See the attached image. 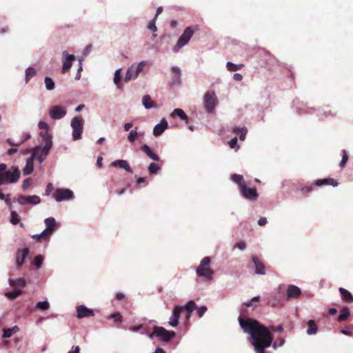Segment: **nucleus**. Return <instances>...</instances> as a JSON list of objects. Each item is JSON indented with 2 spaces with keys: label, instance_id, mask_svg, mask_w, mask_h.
Wrapping results in <instances>:
<instances>
[{
  "label": "nucleus",
  "instance_id": "f257e3e1",
  "mask_svg": "<svg viewBox=\"0 0 353 353\" xmlns=\"http://www.w3.org/2000/svg\"><path fill=\"white\" fill-rule=\"evenodd\" d=\"M239 322L243 332L250 334V341L255 352L267 353L265 349L272 345L274 339L270 329L250 318L243 319L240 316Z\"/></svg>",
  "mask_w": 353,
  "mask_h": 353
},
{
  "label": "nucleus",
  "instance_id": "f03ea898",
  "mask_svg": "<svg viewBox=\"0 0 353 353\" xmlns=\"http://www.w3.org/2000/svg\"><path fill=\"white\" fill-rule=\"evenodd\" d=\"M20 170L17 166L8 169L6 163H0V186L17 183L20 178Z\"/></svg>",
  "mask_w": 353,
  "mask_h": 353
},
{
  "label": "nucleus",
  "instance_id": "7ed1b4c3",
  "mask_svg": "<svg viewBox=\"0 0 353 353\" xmlns=\"http://www.w3.org/2000/svg\"><path fill=\"white\" fill-rule=\"evenodd\" d=\"M43 141L45 143L43 147L37 146L34 148L32 156L37 159L40 163H42L46 158L49 153L50 150L52 145V137L48 132H43L40 133Z\"/></svg>",
  "mask_w": 353,
  "mask_h": 353
},
{
  "label": "nucleus",
  "instance_id": "20e7f679",
  "mask_svg": "<svg viewBox=\"0 0 353 353\" xmlns=\"http://www.w3.org/2000/svg\"><path fill=\"white\" fill-rule=\"evenodd\" d=\"M210 263L211 259L209 256H205L201 260L196 270L199 277H202L206 281H210L212 279L214 270L210 267Z\"/></svg>",
  "mask_w": 353,
  "mask_h": 353
},
{
  "label": "nucleus",
  "instance_id": "39448f33",
  "mask_svg": "<svg viewBox=\"0 0 353 353\" xmlns=\"http://www.w3.org/2000/svg\"><path fill=\"white\" fill-rule=\"evenodd\" d=\"M218 99L214 91H207L203 96V106L207 113L211 114L218 105Z\"/></svg>",
  "mask_w": 353,
  "mask_h": 353
},
{
  "label": "nucleus",
  "instance_id": "423d86ee",
  "mask_svg": "<svg viewBox=\"0 0 353 353\" xmlns=\"http://www.w3.org/2000/svg\"><path fill=\"white\" fill-rule=\"evenodd\" d=\"M198 30L197 26L187 27L183 34L179 38L176 45L174 47L173 50L177 52L180 48L186 45L191 37H192L194 32Z\"/></svg>",
  "mask_w": 353,
  "mask_h": 353
},
{
  "label": "nucleus",
  "instance_id": "0eeeda50",
  "mask_svg": "<svg viewBox=\"0 0 353 353\" xmlns=\"http://www.w3.org/2000/svg\"><path fill=\"white\" fill-rule=\"evenodd\" d=\"M154 335L162 341L168 342L175 336L176 333L174 331H168L163 327L154 326V331L150 334V337L152 338Z\"/></svg>",
  "mask_w": 353,
  "mask_h": 353
},
{
  "label": "nucleus",
  "instance_id": "6e6552de",
  "mask_svg": "<svg viewBox=\"0 0 353 353\" xmlns=\"http://www.w3.org/2000/svg\"><path fill=\"white\" fill-rule=\"evenodd\" d=\"M83 119L81 117H75L71 122L72 128V137L74 141L80 139L83 129Z\"/></svg>",
  "mask_w": 353,
  "mask_h": 353
},
{
  "label": "nucleus",
  "instance_id": "1a4fd4ad",
  "mask_svg": "<svg viewBox=\"0 0 353 353\" xmlns=\"http://www.w3.org/2000/svg\"><path fill=\"white\" fill-rule=\"evenodd\" d=\"M145 61H141L138 64L132 65L127 70L125 76V81L128 82L132 79H136L145 65Z\"/></svg>",
  "mask_w": 353,
  "mask_h": 353
},
{
  "label": "nucleus",
  "instance_id": "9d476101",
  "mask_svg": "<svg viewBox=\"0 0 353 353\" xmlns=\"http://www.w3.org/2000/svg\"><path fill=\"white\" fill-rule=\"evenodd\" d=\"M53 198L58 202L70 200L74 198L72 191L69 189L58 188L52 194Z\"/></svg>",
  "mask_w": 353,
  "mask_h": 353
},
{
  "label": "nucleus",
  "instance_id": "9b49d317",
  "mask_svg": "<svg viewBox=\"0 0 353 353\" xmlns=\"http://www.w3.org/2000/svg\"><path fill=\"white\" fill-rule=\"evenodd\" d=\"M239 191L242 196L248 200L254 201L259 196L256 188H248L247 184L243 186Z\"/></svg>",
  "mask_w": 353,
  "mask_h": 353
},
{
  "label": "nucleus",
  "instance_id": "f8f14e48",
  "mask_svg": "<svg viewBox=\"0 0 353 353\" xmlns=\"http://www.w3.org/2000/svg\"><path fill=\"white\" fill-rule=\"evenodd\" d=\"M17 202L20 205H26V204L37 205L41 202V199L39 196H37V195L29 196L21 195L17 198Z\"/></svg>",
  "mask_w": 353,
  "mask_h": 353
},
{
  "label": "nucleus",
  "instance_id": "ddd939ff",
  "mask_svg": "<svg viewBox=\"0 0 353 353\" xmlns=\"http://www.w3.org/2000/svg\"><path fill=\"white\" fill-rule=\"evenodd\" d=\"M49 114L53 119H60L66 114V110L63 107L54 105L50 110Z\"/></svg>",
  "mask_w": 353,
  "mask_h": 353
},
{
  "label": "nucleus",
  "instance_id": "4468645a",
  "mask_svg": "<svg viewBox=\"0 0 353 353\" xmlns=\"http://www.w3.org/2000/svg\"><path fill=\"white\" fill-rule=\"evenodd\" d=\"M252 261L254 265V272L256 274L264 275L265 274V265L256 255H252Z\"/></svg>",
  "mask_w": 353,
  "mask_h": 353
},
{
  "label": "nucleus",
  "instance_id": "2eb2a0df",
  "mask_svg": "<svg viewBox=\"0 0 353 353\" xmlns=\"http://www.w3.org/2000/svg\"><path fill=\"white\" fill-rule=\"evenodd\" d=\"M301 294V290L299 288L294 285H289L286 290V299H296Z\"/></svg>",
  "mask_w": 353,
  "mask_h": 353
},
{
  "label": "nucleus",
  "instance_id": "dca6fc26",
  "mask_svg": "<svg viewBox=\"0 0 353 353\" xmlns=\"http://www.w3.org/2000/svg\"><path fill=\"white\" fill-rule=\"evenodd\" d=\"M94 315V312L92 309H89L85 305H81L77 307V317L78 319H83L85 317H90Z\"/></svg>",
  "mask_w": 353,
  "mask_h": 353
},
{
  "label": "nucleus",
  "instance_id": "f3484780",
  "mask_svg": "<svg viewBox=\"0 0 353 353\" xmlns=\"http://www.w3.org/2000/svg\"><path fill=\"white\" fill-rule=\"evenodd\" d=\"M182 312L181 306H176L172 312V314L170 318L169 324L172 327H176L179 324V319L180 314Z\"/></svg>",
  "mask_w": 353,
  "mask_h": 353
},
{
  "label": "nucleus",
  "instance_id": "a211bd4d",
  "mask_svg": "<svg viewBox=\"0 0 353 353\" xmlns=\"http://www.w3.org/2000/svg\"><path fill=\"white\" fill-rule=\"evenodd\" d=\"M314 185L316 186L331 185L333 187H336L339 185V183L337 181L332 178H325L322 179H317L314 181Z\"/></svg>",
  "mask_w": 353,
  "mask_h": 353
},
{
  "label": "nucleus",
  "instance_id": "6ab92c4d",
  "mask_svg": "<svg viewBox=\"0 0 353 353\" xmlns=\"http://www.w3.org/2000/svg\"><path fill=\"white\" fill-rule=\"evenodd\" d=\"M44 223L46 228L43 231L50 236L55 229L56 221L54 218L49 217L45 219Z\"/></svg>",
  "mask_w": 353,
  "mask_h": 353
},
{
  "label": "nucleus",
  "instance_id": "aec40b11",
  "mask_svg": "<svg viewBox=\"0 0 353 353\" xmlns=\"http://www.w3.org/2000/svg\"><path fill=\"white\" fill-rule=\"evenodd\" d=\"M168 124L165 119H163L160 123L156 125L153 130V134L155 137L160 136L166 128H168Z\"/></svg>",
  "mask_w": 353,
  "mask_h": 353
},
{
  "label": "nucleus",
  "instance_id": "412c9836",
  "mask_svg": "<svg viewBox=\"0 0 353 353\" xmlns=\"http://www.w3.org/2000/svg\"><path fill=\"white\" fill-rule=\"evenodd\" d=\"M29 253V249L26 248L23 250H19L17 253V259L16 262L18 266H21L26 256Z\"/></svg>",
  "mask_w": 353,
  "mask_h": 353
},
{
  "label": "nucleus",
  "instance_id": "4be33fe9",
  "mask_svg": "<svg viewBox=\"0 0 353 353\" xmlns=\"http://www.w3.org/2000/svg\"><path fill=\"white\" fill-rule=\"evenodd\" d=\"M181 72L179 68L172 67V84L179 85L181 83Z\"/></svg>",
  "mask_w": 353,
  "mask_h": 353
},
{
  "label": "nucleus",
  "instance_id": "5701e85b",
  "mask_svg": "<svg viewBox=\"0 0 353 353\" xmlns=\"http://www.w3.org/2000/svg\"><path fill=\"white\" fill-rule=\"evenodd\" d=\"M181 307H182V312L186 310V319H189L192 315V312L196 308V305L194 301H190L185 306H181Z\"/></svg>",
  "mask_w": 353,
  "mask_h": 353
},
{
  "label": "nucleus",
  "instance_id": "b1692460",
  "mask_svg": "<svg viewBox=\"0 0 353 353\" xmlns=\"http://www.w3.org/2000/svg\"><path fill=\"white\" fill-rule=\"evenodd\" d=\"M112 165L114 167H119L130 173H132L131 167L130 166L128 162L125 160H116L112 163Z\"/></svg>",
  "mask_w": 353,
  "mask_h": 353
},
{
  "label": "nucleus",
  "instance_id": "393cba45",
  "mask_svg": "<svg viewBox=\"0 0 353 353\" xmlns=\"http://www.w3.org/2000/svg\"><path fill=\"white\" fill-rule=\"evenodd\" d=\"M141 150L151 159L155 161L160 160L159 156L156 154L148 145H142Z\"/></svg>",
  "mask_w": 353,
  "mask_h": 353
},
{
  "label": "nucleus",
  "instance_id": "a878e982",
  "mask_svg": "<svg viewBox=\"0 0 353 353\" xmlns=\"http://www.w3.org/2000/svg\"><path fill=\"white\" fill-rule=\"evenodd\" d=\"M339 290L344 302L347 303H353V296L348 290L343 288H340Z\"/></svg>",
  "mask_w": 353,
  "mask_h": 353
},
{
  "label": "nucleus",
  "instance_id": "bb28decb",
  "mask_svg": "<svg viewBox=\"0 0 353 353\" xmlns=\"http://www.w3.org/2000/svg\"><path fill=\"white\" fill-rule=\"evenodd\" d=\"M34 158L31 155L28 158L26 163V166L23 169V173L24 175H28L33 171L34 165L33 161Z\"/></svg>",
  "mask_w": 353,
  "mask_h": 353
},
{
  "label": "nucleus",
  "instance_id": "cd10ccee",
  "mask_svg": "<svg viewBox=\"0 0 353 353\" xmlns=\"http://www.w3.org/2000/svg\"><path fill=\"white\" fill-rule=\"evenodd\" d=\"M74 56L73 54L67 55L66 59L63 61V67H62V72L65 73L72 67V62L74 60Z\"/></svg>",
  "mask_w": 353,
  "mask_h": 353
},
{
  "label": "nucleus",
  "instance_id": "c85d7f7f",
  "mask_svg": "<svg viewBox=\"0 0 353 353\" xmlns=\"http://www.w3.org/2000/svg\"><path fill=\"white\" fill-rule=\"evenodd\" d=\"M170 116L172 117L178 116L181 120H183L185 121L186 123H188V117L182 109H180V108L174 109L173 110V112L171 113Z\"/></svg>",
  "mask_w": 353,
  "mask_h": 353
},
{
  "label": "nucleus",
  "instance_id": "c756f323",
  "mask_svg": "<svg viewBox=\"0 0 353 353\" xmlns=\"http://www.w3.org/2000/svg\"><path fill=\"white\" fill-rule=\"evenodd\" d=\"M231 179L239 185V190L243 188V186L246 185V182L244 180L243 176L241 174H234L231 176Z\"/></svg>",
  "mask_w": 353,
  "mask_h": 353
},
{
  "label": "nucleus",
  "instance_id": "7c9ffc66",
  "mask_svg": "<svg viewBox=\"0 0 353 353\" xmlns=\"http://www.w3.org/2000/svg\"><path fill=\"white\" fill-rule=\"evenodd\" d=\"M307 334L308 335H314L317 333V325L315 323V321L314 320H309L307 321Z\"/></svg>",
  "mask_w": 353,
  "mask_h": 353
},
{
  "label": "nucleus",
  "instance_id": "2f4dec72",
  "mask_svg": "<svg viewBox=\"0 0 353 353\" xmlns=\"http://www.w3.org/2000/svg\"><path fill=\"white\" fill-rule=\"evenodd\" d=\"M232 132L236 134H240L239 139L241 141H244L245 139V136L247 134V128L245 127H234L232 128Z\"/></svg>",
  "mask_w": 353,
  "mask_h": 353
},
{
  "label": "nucleus",
  "instance_id": "473e14b6",
  "mask_svg": "<svg viewBox=\"0 0 353 353\" xmlns=\"http://www.w3.org/2000/svg\"><path fill=\"white\" fill-rule=\"evenodd\" d=\"M8 282H9L10 285L12 287L19 286L21 288H23L26 285V282L25 279L23 278H19L15 280L9 279Z\"/></svg>",
  "mask_w": 353,
  "mask_h": 353
},
{
  "label": "nucleus",
  "instance_id": "72a5a7b5",
  "mask_svg": "<svg viewBox=\"0 0 353 353\" xmlns=\"http://www.w3.org/2000/svg\"><path fill=\"white\" fill-rule=\"evenodd\" d=\"M350 316V312L348 307H343L340 312L339 316H338V321L339 322H343L345 321Z\"/></svg>",
  "mask_w": 353,
  "mask_h": 353
},
{
  "label": "nucleus",
  "instance_id": "f704fd0d",
  "mask_svg": "<svg viewBox=\"0 0 353 353\" xmlns=\"http://www.w3.org/2000/svg\"><path fill=\"white\" fill-rule=\"evenodd\" d=\"M143 105L146 109H150L154 106V103L149 95H145L142 99Z\"/></svg>",
  "mask_w": 353,
  "mask_h": 353
},
{
  "label": "nucleus",
  "instance_id": "c9c22d12",
  "mask_svg": "<svg viewBox=\"0 0 353 353\" xmlns=\"http://www.w3.org/2000/svg\"><path fill=\"white\" fill-rule=\"evenodd\" d=\"M37 71L32 67H29L26 70V82L28 83L32 77L36 76Z\"/></svg>",
  "mask_w": 353,
  "mask_h": 353
},
{
  "label": "nucleus",
  "instance_id": "e433bc0d",
  "mask_svg": "<svg viewBox=\"0 0 353 353\" xmlns=\"http://www.w3.org/2000/svg\"><path fill=\"white\" fill-rule=\"evenodd\" d=\"M244 67L243 64H234L232 62H228L226 64V68L229 71L234 72L239 70Z\"/></svg>",
  "mask_w": 353,
  "mask_h": 353
},
{
  "label": "nucleus",
  "instance_id": "4c0bfd02",
  "mask_svg": "<svg viewBox=\"0 0 353 353\" xmlns=\"http://www.w3.org/2000/svg\"><path fill=\"white\" fill-rule=\"evenodd\" d=\"M21 294H22V290H17L13 292H8L5 294V295L8 299H9L10 300H14L17 297H18Z\"/></svg>",
  "mask_w": 353,
  "mask_h": 353
},
{
  "label": "nucleus",
  "instance_id": "58836bf2",
  "mask_svg": "<svg viewBox=\"0 0 353 353\" xmlns=\"http://www.w3.org/2000/svg\"><path fill=\"white\" fill-rule=\"evenodd\" d=\"M32 238L34 239L36 241L39 242L42 240H48L50 236L44 231H43L40 234L32 235Z\"/></svg>",
  "mask_w": 353,
  "mask_h": 353
},
{
  "label": "nucleus",
  "instance_id": "ea45409f",
  "mask_svg": "<svg viewBox=\"0 0 353 353\" xmlns=\"http://www.w3.org/2000/svg\"><path fill=\"white\" fill-rule=\"evenodd\" d=\"M36 309L41 310H47L50 308V304L47 301L38 302L35 306Z\"/></svg>",
  "mask_w": 353,
  "mask_h": 353
},
{
  "label": "nucleus",
  "instance_id": "a19ab883",
  "mask_svg": "<svg viewBox=\"0 0 353 353\" xmlns=\"http://www.w3.org/2000/svg\"><path fill=\"white\" fill-rule=\"evenodd\" d=\"M44 83L47 90H52L54 88V83L50 77H46L44 79Z\"/></svg>",
  "mask_w": 353,
  "mask_h": 353
},
{
  "label": "nucleus",
  "instance_id": "79ce46f5",
  "mask_svg": "<svg viewBox=\"0 0 353 353\" xmlns=\"http://www.w3.org/2000/svg\"><path fill=\"white\" fill-rule=\"evenodd\" d=\"M160 170V166L155 163H151L148 167V172L150 174H155Z\"/></svg>",
  "mask_w": 353,
  "mask_h": 353
},
{
  "label": "nucleus",
  "instance_id": "37998d69",
  "mask_svg": "<svg viewBox=\"0 0 353 353\" xmlns=\"http://www.w3.org/2000/svg\"><path fill=\"white\" fill-rule=\"evenodd\" d=\"M269 304L272 307H277L283 305V302L281 299L275 296L273 299L269 301Z\"/></svg>",
  "mask_w": 353,
  "mask_h": 353
},
{
  "label": "nucleus",
  "instance_id": "c03bdc74",
  "mask_svg": "<svg viewBox=\"0 0 353 353\" xmlns=\"http://www.w3.org/2000/svg\"><path fill=\"white\" fill-rule=\"evenodd\" d=\"M342 152H343L342 160L339 164L341 168L345 167V165H346V163L348 161V154H347V152H346V150H343L342 151Z\"/></svg>",
  "mask_w": 353,
  "mask_h": 353
},
{
  "label": "nucleus",
  "instance_id": "a18cd8bd",
  "mask_svg": "<svg viewBox=\"0 0 353 353\" xmlns=\"http://www.w3.org/2000/svg\"><path fill=\"white\" fill-rule=\"evenodd\" d=\"M285 343V339L283 338H279L275 341L272 344V347L276 350L278 347H281Z\"/></svg>",
  "mask_w": 353,
  "mask_h": 353
},
{
  "label": "nucleus",
  "instance_id": "49530a36",
  "mask_svg": "<svg viewBox=\"0 0 353 353\" xmlns=\"http://www.w3.org/2000/svg\"><path fill=\"white\" fill-rule=\"evenodd\" d=\"M43 258L41 255H38L34 257V264L37 268H39L43 263Z\"/></svg>",
  "mask_w": 353,
  "mask_h": 353
},
{
  "label": "nucleus",
  "instance_id": "de8ad7c7",
  "mask_svg": "<svg viewBox=\"0 0 353 353\" xmlns=\"http://www.w3.org/2000/svg\"><path fill=\"white\" fill-rule=\"evenodd\" d=\"M11 223L13 225H17L19 222L18 214L14 211H11Z\"/></svg>",
  "mask_w": 353,
  "mask_h": 353
},
{
  "label": "nucleus",
  "instance_id": "09e8293b",
  "mask_svg": "<svg viewBox=\"0 0 353 353\" xmlns=\"http://www.w3.org/2000/svg\"><path fill=\"white\" fill-rule=\"evenodd\" d=\"M313 190L312 185H304L301 188V192L303 194L306 195L310 193Z\"/></svg>",
  "mask_w": 353,
  "mask_h": 353
},
{
  "label": "nucleus",
  "instance_id": "8fccbe9b",
  "mask_svg": "<svg viewBox=\"0 0 353 353\" xmlns=\"http://www.w3.org/2000/svg\"><path fill=\"white\" fill-rule=\"evenodd\" d=\"M121 69L116 70L114 77V82L116 85H119L121 81Z\"/></svg>",
  "mask_w": 353,
  "mask_h": 353
},
{
  "label": "nucleus",
  "instance_id": "3c124183",
  "mask_svg": "<svg viewBox=\"0 0 353 353\" xmlns=\"http://www.w3.org/2000/svg\"><path fill=\"white\" fill-rule=\"evenodd\" d=\"M30 136H28L26 137V139H25L24 140H22L18 143H14L11 139H8L6 140V142L11 146H15V147H17V146H19L21 144H22L26 140H27L28 139H29Z\"/></svg>",
  "mask_w": 353,
  "mask_h": 353
},
{
  "label": "nucleus",
  "instance_id": "603ef678",
  "mask_svg": "<svg viewBox=\"0 0 353 353\" xmlns=\"http://www.w3.org/2000/svg\"><path fill=\"white\" fill-rule=\"evenodd\" d=\"M108 318L114 319L115 322H121L122 321V316L119 312H115L114 314H112L108 316Z\"/></svg>",
  "mask_w": 353,
  "mask_h": 353
},
{
  "label": "nucleus",
  "instance_id": "864d4df0",
  "mask_svg": "<svg viewBox=\"0 0 353 353\" xmlns=\"http://www.w3.org/2000/svg\"><path fill=\"white\" fill-rule=\"evenodd\" d=\"M138 135V133L136 130H132L130 132L128 139L130 142L132 143L135 141Z\"/></svg>",
  "mask_w": 353,
  "mask_h": 353
},
{
  "label": "nucleus",
  "instance_id": "5fc2aeb1",
  "mask_svg": "<svg viewBox=\"0 0 353 353\" xmlns=\"http://www.w3.org/2000/svg\"><path fill=\"white\" fill-rule=\"evenodd\" d=\"M156 19H157L154 18L149 22L148 25V28L152 32H156L157 30V26L155 25Z\"/></svg>",
  "mask_w": 353,
  "mask_h": 353
},
{
  "label": "nucleus",
  "instance_id": "6e6d98bb",
  "mask_svg": "<svg viewBox=\"0 0 353 353\" xmlns=\"http://www.w3.org/2000/svg\"><path fill=\"white\" fill-rule=\"evenodd\" d=\"M259 301H260V296H254L250 301H248V302L244 303V305H245L246 307H251L253 305L254 302L258 303V302H259Z\"/></svg>",
  "mask_w": 353,
  "mask_h": 353
},
{
  "label": "nucleus",
  "instance_id": "4d7b16f0",
  "mask_svg": "<svg viewBox=\"0 0 353 353\" xmlns=\"http://www.w3.org/2000/svg\"><path fill=\"white\" fill-rule=\"evenodd\" d=\"M207 310H208L207 307H206V306H204V305H203V306H201V307H198V308H197V314H198V316H199V318H201V317L204 315L205 312Z\"/></svg>",
  "mask_w": 353,
  "mask_h": 353
},
{
  "label": "nucleus",
  "instance_id": "13d9d810",
  "mask_svg": "<svg viewBox=\"0 0 353 353\" xmlns=\"http://www.w3.org/2000/svg\"><path fill=\"white\" fill-rule=\"evenodd\" d=\"M32 183V179L30 178L26 179L22 183V188L23 190H27Z\"/></svg>",
  "mask_w": 353,
  "mask_h": 353
},
{
  "label": "nucleus",
  "instance_id": "bf43d9fd",
  "mask_svg": "<svg viewBox=\"0 0 353 353\" xmlns=\"http://www.w3.org/2000/svg\"><path fill=\"white\" fill-rule=\"evenodd\" d=\"M229 145L231 148H233V149H238L239 148V146L237 144V138L236 137H234L233 138L230 142H229Z\"/></svg>",
  "mask_w": 353,
  "mask_h": 353
},
{
  "label": "nucleus",
  "instance_id": "052dcab7",
  "mask_svg": "<svg viewBox=\"0 0 353 353\" xmlns=\"http://www.w3.org/2000/svg\"><path fill=\"white\" fill-rule=\"evenodd\" d=\"M12 330L10 328H6L3 330V334L2 335L3 338H9L12 335Z\"/></svg>",
  "mask_w": 353,
  "mask_h": 353
},
{
  "label": "nucleus",
  "instance_id": "680f3d73",
  "mask_svg": "<svg viewBox=\"0 0 353 353\" xmlns=\"http://www.w3.org/2000/svg\"><path fill=\"white\" fill-rule=\"evenodd\" d=\"M6 204L8 205V208L11 210L12 209V204L10 200V194H8L6 195V198L3 200Z\"/></svg>",
  "mask_w": 353,
  "mask_h": 353
},
{
  "label": "nucleus",
  "instance_id": "e2e57ef3",
  "mask_svg": "<svg viewBox=\"0 0 353 353\" xmlns=\"http://www.w3.org/2000/svg\"><path fill=\"white\" fill-rule=\"evenodd\" d=\"M234 248H239L241 250H244L246 248V244L244 241H240L234 245Z\"/></svg>",
  "mask_w": 353,
  "mask_h": 353
},
{
  "label": "nucleus",
  "instance_id": "0e129e2a",
  "mask_svg": "<svg viewBox=\"0 0 353 353\" xmlns=\"http://www.w3.org/2000/svg\"><path fill=\"white\" fill-rule=\"evenodd\" d=\"M54 190V187L52 183H48L46 189V194L49 195Z\"/></svg>",
  "mask_w": 353,
  "mask_h": 353
},
{
  "label": "nucleus",
  "instance_id": "69168bd1",
  "mask_svg": "<svg viewBox=\"0 0 353 353\" xmlns=\"http://www.w3.org/2000/svg\"><path fill=\"white\" fill-rule=\"evenodd\" d=\"M39 127L42 130H47L48 128V124L44 121H40L39 123Z\"/></svg>",
  "mask_w": 353,
  "mask_h": 353
},
{
  "label": "nucleus",
  "instance_id": "338daca9",
  "mask_svg": "<svg viewBox=\"0 0 353 353\" xmlns=\"http://www.w3.org/2000/svg\"><path fill=\"white\" fill-rule=\"evenodd\" d=\"M267 223V219L265 217H261L259 219V220L258 221V224L260 225V226H263L266 224Z\"/></svg>",
  "mask_w": 353,
  "mask_h": 353
},
{
  "label": "nucleus",
  "instance_id": "774afa93",
  "mask_svg": "<svg viewBox=\"0 0 353 353\" xmlns=\"http://www.w3.org/2000/svg\"><path fill=\"white\" fill-rule=\"evenodd\" d=\"M80 348L79 346H73L72 350L68 352V353H79Z\"/></svg>",
  "mask_w": 353,
  "mask_h": 353
}]
</instances>
